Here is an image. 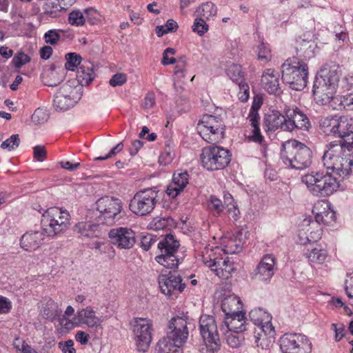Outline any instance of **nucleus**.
<instances>
[{"label":"nucleus","mask_w":353,"mask_h":353,"mask_svg":"<svg viewBox=\"0 0 353 353\" xmlns=\"http://www.w3.org/2000/svg\"><path fill=\"white\" fill-rule=\"evenodd\" d=\"M196 128L199 135L208 143H219L225 137V125L220 115L203 114Z\"/></svg>","instance_id":"obj_7"},{"label":"nucleus","mask_w":353,"mask_h":353,"mask_svg":"<svg viewBox=\"0 0 353 353\" xmlns=\"http://www.w3.org/2000/svg\"><path fill=\"white\" fill-rule=\"evenodd\" d=\"M280 158L288 168L303 170L311 165L312 152L303 143L292 139L282 144Z\"/></svg>","instance_id":"obj_2"},{"label":"nucleus","mask_w":353,"mask_h":353,"mask_svg":"<svg viewBox=\"0 0 353 353\" xmlns=\"http://www.w3.org/2000/svg\"><path fill=\"white\" fill-rule=\"evenodd\" d=\"M59 94H63V96L68 98L76 99H77V90L76 86L74 85V81H68L62 85L59 90L57 92Z\"/></svg>","instance_id":"obj_44"},{"label":"nucleus","mask_w":353,"mask_h":353,"mask_svg":"<svg viewBox=\"0 0 353 353\" xmlns=\"http://www.w3.org/2000/svg\"><path fill=\"white\" fill-rule=\"evenodd\" d=\"M189 177V174L186 170L175 171L173 173L172 181L165 190L167 194L172 198L176 197L188 184Z\"/></svg>","instance_id":"obj_22"},{"label":"nucleus","mask_w":353,"mask_h":353,"mask_svg":"<svg viewBox=\"0 0 353 353\" xmlns=\"http://www.w3.org/2000/svg\"><path fill=\"white\" fill-rule=\"evenodd\" d=\"M30 57L28 54H26L23 52H19L16 56L14 57L12 62L16 68L19 69L23 65L30 62Z\"/></svg>","instance_id":"obj_56"},{"label":"nucleus","mask_w":353,"mask_h":353,"mask_svg":"<svg viewBox=\"0 0 353 353\" xmlns=\"http://www.w3.org/2000/svg\"><path fill=\"white\" fill-rule=\"evenodd\" d=\"M250 123L253 130L252 131V134L248 137L249 139L254 143L260 144L263 147L265 146L266 142L261 133L259 128V120H256V121L254 123L250 122Z\"/></svg>","instance_id":"obj_41"},{"label":"nucleus","mask_w":353,"mask_h":353,"mask_svg":"<svg viewBox=\"0 0 353 353\" xmlns=\"http://www.w3.org/2000/svg\"><path fill=\"white\" fill-rule=\"evenodd\" d=\"M225 335L226 343L232 348L238 347L241 343V339L237 335L238 333L233 332H223Z\"/></svg>","instance_id":"obj_54"},{"label":"nucleus","mask_w":353,"mask_h":353,"mask_svg":"<svg viewBox=\"0 0 353 353\" xmlns=\"http://www.w3.org/2000/svg\"><path fill=\"white\" fill-rule=\"evenodd\" d=\"M127 81V77L124 73H117L110 79L109 83L112 87L121 86Z\"/></svg>","instance_id":"obj_59"},{"label":"nucleus","mask_w":353,"mask_h":353,"mask_svg":"<svg viewBox=\"0 0 353 353\" xmlns=\"http://www.w3.org/2000/svg\"><path fill=\"white\" fill-rule=\"evenodd\" d=\"M263 88L270 94L279 96L283 91L279 85V74L272 68L266 69L262 77Z\"/></svg>","instance_id":"obj_24"},{"label":"nucleus","mask_w":353,"mask_h":353,"mask_svg":"<svg viewBox=\"0 0 353 353\" xmlns=\"http://www.w3.org/2000/svg\"><path fill=\"white\" fill-rule=\"evenodd\" d=\"M173 223V219L170 216L157 217L152 222V228L156 230H164Z\"/></svg>","instance_id":"obj_51"},{"label":"nucleus","mask_w":353,"mask_h":353,"mask_svg":"<svg viewBox=\"0 0 353 353\" xmlns=\"http://www.w3.org/2000/svg\"><path fill=\"white\" fill-rule=\"evenodd\" d=\"M239 87V99L242 102H246L250 97V88L248 84L243 80L241 82L238 83Z\"/></svg>","instance_id":"obj_57"},{"label":"nucleus","mask_w":353,"mask_h":353,"mask_svg":"<svg viewBox=\"0 0 353 353\" xmlns=\"http://www.w3.org/2000/svg\"><path fill=\"white\" fill-rule=\"evenodd\" d=\"M156 103V98L154 92H148L143 101L142 106L145 109H150Z\"/></svg>","instance_id":"obj_64"},{"label":"nucleus","mask_w":353,"mask_h":353,"mask_svg":"<svg viewBox=\"0 0 353 353\" xmlns=\"http://www.w3.org/2000/svg\"><path fill=\"white\" fill-rule=\"evenodd\" d=\"M249 317L253 324L257 327L265 321L272 319L271 315L262 308H254L249 313Z\"/></svg>","instance_id":"obj_38"},{"label":"nucleus","mask_w":353,"mask_h":353,"mask_svg":"<svg viewBox=\"0 0 353 353\" xmlns=\"http://www.w3.org/2000/svg\"><path fill=\"white\" fill-rule=\"evenodd\" d=\"M123 148V143L122 142H119L117 145H115L110 152L104 157H98L94 159V161H103L108 159H110L114 156H115L117 153L120 152Z\"/></svg>","instance_id":"obj_61"},{"label":"nucleus","mask_w":353,"mask_h":353,"mask_svg":"<svg viewBox=\"0 0 353 353\" xmlns=\"http://www.w3.org/2000/svg\"><path fill=\"white\" fill-rule=\"evenodd\" d=\"M332 328L335 332L334 339L339 341L345 335V326L343 323H332Z\"/></svg>","instance_id":"obj_63"},{"label":"nucleus","mask_w":353,"mask_h":353,"mask_svg":"<svg viewBox=\"0 0 353 353\" xmlns=\"http://www.w3.org/2000/svg\"><path fill=\"white\" fill-rule=\"evenodd\" d=\"M60 313L61 311L59 310L57 303L50 299L47 301L41 314L46 319L53 321Z\"/></svg>","instance_id":"obj_39"},{"label":"nucleus","mask_w":353,"mask_h":353,"mask_svg":"<svg viewBox=\"0 0 353 353\" xmlns=\"http://www.w3.org/2000/svg\"><path fill=\"white\" fill-rule=\"evenodd\" d=\"M73 346L74 341L71 339L59 343V347L63 353H76V350Z\"/></svg>","instance_id":"obj_62"},{"label":"nucleus","mask_w":353,"mask_h":353,"mask_svg":"<svg viewBox=\"0 0 353 353\" xmlns=\"http://www.w3.org/2000/svg\"><path fill=\"white\" fill-rule=\"evenodd\" d=\"M339 116L322 118L319 122L320 130L327 136H335Z\"/></svg>","instance_id":"obj_34"},{"label":"nucleus","mask_w":353,"mask_h":353,"mask_svg":"<svg viewBox=\"0 0 353 353\" xmlns=\"http://www.w3.org/2000/svg\"><path fill=\"white\" fill-rule=\"evenodd\" d=\"M157 240L158 239L156 236L148 234L142 237L141 240V246L144 250L147 251L157 241Z\"/></svg>","instance_id":"obj_58"},{"label":"nucleus","mask_w":353,"mask_h":353,"mask_svg":"<svg viewBox=\"0 0 353 353\" xmlns=\"http://www.w3.org/2000/svg\"><path fill=\"white\" fill-rule=\"evenodd\" d=\"M77 78L82 85L89 84L94 78L92 65L89 63L81 65L77 69Z\"/></svg>","instance_id":"obj_31"},{"label":"nucleus","mask_w":353,"mask_h":353,"mask_svg":"<svg viewBox=\"0 0 353 353\" xmlns=\"http://www.w3.org/2000/svg\"><path fill=\"white\" fill-rule=\"evenodd\" d=\"M74 319L78 323L86 325L88 327H101V320L95 315V312L91 306L78 310Z\"/></svg>","instance_id":"obj_28"},{"label":"nucleus","mask_w":353,"mask_h":353,"mask_svg":"<svg viewBox=\"0 0 353 353\" xmlns=\"http://www.w3.org/2000/svg\"><path fill=\"white\" fill-rule=\"evenodd\" d=\"M79 238L92 239L101 235L100 224L93 221H81L76 223L72 228Z\"/></svg>","instance_id":"obj_25"},{"label":"nucleus","mask_w":353,"mask_h":353,"mask_svg":"<svg viewBox=\"0 0 353 353\" xmlns=\"http://www.w3.org/2000/svg\"><path fill=\"white\" fill-rule=\"evenodd\" d=\"M258 59L265 63L271 59V50L267 43L261 42L257 47Z\"/></svg>","instance_id":"obj_50"},{"label":"nucleus","mask_w":353,"mask_h":353,"mask_svg":"<svg viewBox=\"0 0 353 353\" xmlns=\"http://www.w3.org/2000/svg\"><path fill=\"white\" fill-rule=\"evenodd\" d=\"M175 50L172 48H166L163 53V59L161 61V63L163 65H167L170 64H174L177 61V59L174 57H169L168 54H174Z\"/></svg>","instance_id":"obj_60"},{"label":"nucleus","mask_w":353,"mask_h":353,"mask_svg":"<svg viewBox=\"0 0 353 353\" xmlns=\"http://www.w3.org/2000/svg\"><path fill=\"white\" fill-rule=\"evenodd\" d=\"M256 328L257 332H259V334H262L263 336H268L269 338H274L276 333L274 327L271 323V320L265 321Z\"/></svg>","instance_id":"obj_47"},{"label":"nucleus","mask_w":353,"mask_h":353,"mask_svg":"<svg viewBox=\"0 0 353 353\" xmlns=\"http://www.w3.org/2000/svg\"><path fill=\"white\" fill-rule=\"evenodd\" d=\"M312 212L315 215V220L318 223H323L328 225L335 221V212L330 209L327 205V208H323L321 211L318 205H315Z\"/></svg>","instance_id":"obj_30"},{"label":"nucleus","mask_w":353,"mask_h":353,"mask_svg":"<svg viewBox=\"0 0 353 353\" xmlns=\"http://www.w3.org/2000/svg\"><path fill=\"white\" fill-rule=\"evenodd\" d=\"M108 236L112 245L119 249H130L136 242L135 233L128 228H116L110 230Z\"/></svg>","instance_id":"obj_17"},{"label":"nucleus","mask_w":353,"mask_h":353,"mask_svg":"<svg viewBox=\"0 0 353 353\" xmlns=\"http://www.w3.org/2000/svg\"><path fill=\"white\" fill-rule=\"evenodd\" d=\"M305 35L303 38L300 37L296 39L295 50L296 52L297 59H310L314 57L315 50L317 48V45L312 39H305Z\"/></svg>","instance_id":"obj_27"},{"label":"nucleus","mask_w":353,"mask_h":353,"mask_svg":"<svg viewBox=\"0 0 353 353\" xmlns=\"http://www.w3.org/2000/svg\"><path fill=\"white\" fill-rule=\"evenodd\" d=\"M159 240L157 248L159 254L155 257L156 261L168 269L177 268L180 263V259L176 255L180 246L179 241L172 234H167Z\"/></svg>","instance_id":"obj_9"},{"label":"nucleus","mask_w":353,"mask_h":353,"mask_svg":"<svg viewBox=\"0 0 353 353\" xmlns=\"http://www.w3.org/2000/svg\"><path fill=\"white\" fill-rule=\"evenodd\" d=\"M327 148L322 157L324 166L343 179L348 176L353 170V156L350 152L345 154L346 147L334 142H331Z\"/></svg>","instance_id":"obj_3"},{"label":"nucleus","mask_w":353,"mask_h":353,"mask_svg":"<svg viewBox=\"0 0 353 353\" xmlns=\"http://www.w3.org/2000/svg\"><path fill=\"white\" fill-rule=\"evenodd\" d=\"M83 12L85 21H88L90 24L95 25L100 21L101 14L94 8H85Z\"/></svg>","instance_id":"obj_49"},{"label":"nucleus","mask_w":353,"mask_h":353,"mask_svg":"<svg viewBox=\"0 0 353 353\" xmlns=\"http://www.w3.org/2000/svg\"><path fill=\"white\" fill-rule=\"evenodd\" d=\"M239 301L235 297H227L222 301L221 309L225 313L224 325L221 327L222 332H233L235 333H241L248 329L250 325L246 322L245 313L241 310H236L230 308V304H235Z\"/></svg>","instance_id":"obj_11"},{"label":"nucleus","mask_w":353,"mask_h":353,"mask_svg":"<svg viewBox=\"0 0 353 353\" xmlns=\"http://www.w3.org/2000/svg\"><path fill=\"white\" fill-rule=\"evenodd\" d=\"M199 330L207 350L211 353L219 350L221 342L214 317L208 314L201 315L199 319Z\"/></svg>","instance_id":"obj_13"},{"label":"nucleus","mask_w":353,"mask_h":353,"mask_svg":"<svg viewBox=\"0 0 353 353\" xmlns=\"http://www.w3.org/2000/svg\"><path fill=\"white\" fill-rule=\"evenodd\" d=\"M46 81L45 84L49 87H54L59 85L65 78L63 69L57 67L52 64L46 74Z\"/></svg>","instance_id":"obj_29"},{"label":"nucleus","mask_w":353,"mask_h":353,"mask_svg":"<svg viewBox=\"0 0 353 353\" xmlns=\"http://www.w3.org/2000/svg\"><path fill=\"white\" fill-rule=\"evenodd\" d=\"M310 192L317 196H327L333 194L339 187L336 178L327 172H312L302 177Z\"/></svg>","instance_id":"obj_5"},{"label":"nucleus","mask_w":353,"mask_h":353,"mask_svg":"<svg viewBox=\"0 0 353 353\" xmlns=\"http://www.w3.org/2000/svg\"><path fill=\"white\" fill-rule=\"evenodd\" d=\"M208 208L209 210L214 215L219 216L223 212L224 205L221 199L214 195H211L208 200Z\"/></svg>","instance_id":"obj_42"},{"label":"nucleus","mask_w":353,"mask_h":353,"mask_svg":"<svg viewBox=\"0 0 353 353\" xmlns=\"http://www.w3.org/2000/svg\"><path fill=\"white\" fill-rule=\"evenodd\" d=\"M274 341V338H269L268 336H263L254 328V343L257 347H261L263 350L268 349L271 343Z\"/></svg>","instance_id":"obj_45"},{"label":"nucleus","mask_w":353,"mask_h":353,"mask_svg":"<svg viewBox=\"0 0 353 353\" xmlns=\"http://www.w3.org/2000/svg\"><path fill=\"white\" fill-rule=\"evenodd\" d=\"M276 258L270 254H265L252 274V278L261 281H268L274 276Z\"/></svg>","instance_id":"obj_20"},{"label":"nucleus","mask_w":353,"mask_h":353,"mask_svg":"<svg viewBox=\"0 0 353 353\" xmlns=\"http://www.w3.org/2000/svg\"><path fill=\"white\" fill-rule=\"evenodd\" d=\"M166 338L176 344L182 347L187 341L189 336L188 321L180 316H174L171 319L168 325Z\"/></svg>","instance_id":"obj_16"},{"label":"nucleus","mask_w":353,"mask_h":353,"mask_svg":"<svg viewBox=\"0 0 353 353\" xmlns=\"http://www.w3.org/2000/svg\"><path fill=\"white\" fill-rule=\"evenodd\" d=\"M282 353H310L312 343L301 334L286 333L279 339Z\"/></svg>","instance_id":"obj_14"},{"label":"nucleus","mask_w":353,"mask_h":353,"mask_svg":"<svg viewBox=\"0 0 353 353\" xmlns=\"http://www.w3.org/2000/svg\"><path fill=\"white\" fill-rule=\"evenodd\" d=\"M76 103V99L68 98L63 96V94L56 92L53 105L56 110L65 111L73 107Z\"/></svg>","instance_id":"obj_36"},{"label":"nucleus","mask_w":353,"mask_h":353,"mask_svg":"<svg viewBox=\"0 0 353 353\" xmlns=\"http://www.w3.org/2000/svg\"><path fill=\"white\" fill-rule=\"evenodd\" d=\"M202 166L209 171L224 169L231 161L229 150L220 145H212L202 149L200 156Z\"/></svg>","instance_id":"obj_10"},{"label":"nucleus","mask_w":353,"mask_h":353,"mask_svg":"<svg viewBox=\"0 0 353 353\" xmlns=\"http://www.w3.org/2000/svg\"><path fill=\"white\" fill-rule=\"evenodd\" d=\"M61 32H63V30L55 29L48 30L44 34L46 43L56 45L61 39Z\"/></svg>","instance_id":"obj_52"},{"label":"nucleus","mask_w":353,"mask_h":353,"mask_svg":"<svg viewBox=\"0 0 353 353\" xmlns=\"http://www.w3.org/2000/svg\"><path fill=\"white\" fill-rule=\"evenodd\" d=\"M226 73L229 78L236 84L244 80V75L241 65L232 64L226 70Z\"/></svg>","instance_id":"obj_40"},{"label":"nucleus","mask_w":353,"mask_h":353,"mask_svg":"<svg viewBox=\"0 0 353 353\" xmlns=\"http://www.w3.org/2000/svg\"><path fill=\"white\" fill-rule=\"evenodd\" d=\"M134 333L138 350L146 352L152 341V324L146 319H140L134 326Z\"/></svg>","instance_id":"obj_19"},{"label":"nucleus","mask_w":353,"mask_h":353,"mask_svg":"<svg viewBox=\"0 0 353 353\" xmlns=\"http://www.w3.org/2000/svg\"><path fill=\"white\" fill-rule=\"evenodd\" d=\"M282 80L294 90L304 89L307 83V65L297 58H289L281 65Z\"/></svg>","instance_id":"obj_4"},{"label":"nucleus","mask_w":353,"mask_h":353,"mask_svg":"<svg viewBox=\"0 0 353 353\" xmlns=\"http://www.w3.org/2000/svg\"><path fill=\"white\" fill-rule=\"evenodd\" d=\"M287 117L288 132L296 129L308 131L311 128V123L307 116L297 107L288 108L285 110Z\"/></svg>","instance_id":"obj_18"},{"label":"nucleus","mask_w":353,"mask_h":353,"mask_svg":"<svg viewBox=\"0 0 353 353\" xmlns=\"http://www.w3.org/2000/svg\"><path fill=\"white\" fill-rule=\"evenodd\" d=\"M70 219V214L66 210L51 207L43 212L41 225L48 236H55L67 230Z\"/></svg>","instance_id":"obj_6"},{"label":"nucleus","mask_w":353,"mask_h":353,"mask_svg":"<svg viewBox=\"0 0 353 353\" xmlns=\"http://www.w3.org/2000/svg\"><path fill=\"white\" fill-rule=\"evenodd\" d=\"M340 75L339 65L325 64L317 73L313 85V94L318 103L329 105L332 109H345L344 96H335Z\"/></svg>","instance_id":"obj_1"},{"label":"nucleus","mask_w":353,"mask_h":353,"mask_svg":"<svg viewBox=\"0 0 353 353\" xmlns=\"http://www.w3.org/2000/svg\"><path fill=\"white\" fill-rule=\"evenodd\" d=\"M157 194L156 188H146L137 192L130 200V211L140 216L150 214L157 203Z\"/></svg>","instance_id":"obj_12"},{"label":"nucleus","mask_w":353,"mask_h":353,"mask_svg":"<svg viewBox=\"0 0 353 353\" xmlns=\"http://www.w3.org/2000/svg\"><path fill=\"white\" fill-rule=\"evenodd\" d=\"M19 134H12L10 138L2 142L1 147L11 151L15 150L19 145Z\"/></svg>","instance_id":"obj_53"},{"label":"nucleus","mask_w":353,"mask_h":353,"mask_svg":"<svg viewBox=\"0 0 353 353\" xmlns=\"http://www.w3.org/2000/svg\"><path fill=\"white\" fill-rule=\"evenodd\" d=\"M194 276L192 274L185 280L180 276H176L169 272L168 274H161L159 276L158 282L161 292L168 296L176 297L186 288V281Z\"/></svg>","instance_id":"obj_15"},{"label":"nucleus","mask_w":353,"mask_h":353,"mask_svg":"<svg viewBox=\"0 0 353 353\" xmlns=\"http://www.w3.org/2000/svg\"><path fill=\"white\" fill-rule=\"evenodd\" d=\"M334 137H339L341 145L346 147L347 152L353 149V126L351 119L347 117H339Z\"/></svg>","instance_id":"obj_21"},{"label":"nucleus","mask_w":353,"mask_h":353,"mask_svg":"<svg viewBox=\"0 0 353 353\" xmlns=\"http://www.w3.org/2000/svg\"><path fill=\"white\" fill-rule=\"evenodd\" d=\"M305 255L311 264H322L327 256V252L323 248L315 247L308 250Z\"/></svg>","instance_id":"obj_35"},{"label":"nucleus","mask_w":353,"mask_h":353,"mask_svg":"<svg viewBox=\"0 0 353 353\" xmlns=\"http://www.w3.org/2000/svg\"><path fill=\"white\" fill-rule=\"evenodd\" d=\"M68 22L72 26H82L85 22L84 12L80 10H72L69 13Z\"/></svg>","instance_id":"obj_46"},{"label":"nucleus","mask_w":353,"mask_h":353,"mask_svg":"<svg viewBox=\"0 0 353 353\" xmlns=\"http://www.w3.org/2000/svg\"><path fill=\"white\" fill-rule=\"evenodd\" d=\"M155 353H182V349L179 345L163 337L157 343Z\"/></svg>","instance_id":"obj_33"},{"label":"nucleus","mask_w":353,"mask_h":353,"mask_svg":"<svg viewBox=\"0 0 353 353\" xmlns=\"http://www.w3.org/2000/svg\"><path fill=\"white\" fill-rule=\"evenodd\" d=\"M196 12L197 16L206 20L214 19L217 13V8L212 2L208 1L202 3Z\"/></svg>","instance_id":"obj_37"},{"label":"nucleus","mask_w":353,"mask_h":353,"mask_svg":"<svg viewBox=\"0 0 353 353\" xmlns=\"http://www.w3.org/2000/svg\"><path fill=\"white\" fill-rule=\"evenodd\" d=\"M262 105V101L261 99H258L257 101L254 100L252 107L250 110V112L248 114V119L250 122H256V120L260 119V117L259 114V110L261 108V106Z\"/></svg>","instance_id":"obj_55"},{"label":"nucleus","mask_w":353,"mask_h":353,"mask_svg":"<svg viewBox=\"0 0 353 353\" xmlns=\"http://www.w3.org/2000/svg\"><path fill=\"white\" fill-rule=\"evenodd\" d=\"M263 123L266 130L274 132L279 129L283 131H288L286 115L284 116L278 110H272L265 114L263 118Z\"/></svg>","instance_id":"obj_26"},{"label":"nucleus","mask_w":353,"mask_h":353,"mask_svg":"<svg viewBox=\"0 0 353 353\" xmlns=\"http://www.w3.org/2000/svg\"><path fill=\"white\" fill-rule=\"evenodd\" d=\"M65 69L73 71L74 68H77L81 64L82 57L76 52H69L65 54Z\"/></svg>","instance_id":"obj_43"},{"label":"nucleus","mask_w":353,"mask_h":353,"mask_svg":"<svg viewBox=\"0 0 353 353\" xmlns=\"http://www.w3.org/2000/svg\"><path fill=\"white\" fill-rule=\"evenodd\" d=\"M245 241V234L243 230L242 229L237 230L235 234H233V237L229 240L226 245L227 252L230 253L239 252L242 250Z\"/></svg>","instance_id":"obj_32"},{"label":"nucleus","mask_w":353,"mask_h":353,"mask_svg":"<svg viewBox=\"0 0 353 353\" xmlns=\"http://www.w3.org/2000/svg\"><path fill=\"white\" fill-rule=\"evenodd\" d=\"M45 234L43 229L26 232L20 239L21 248L30 252L36 250L43 244Z\"/></svg>","instance_id":"obj_23"},{"label":"nucleus","mask_w":353,"mask_h":353,"mask_svg":"<svg viewBox=\"0 0 353 353\" xmlns=\"http://www.w3.org/2000/svg\"><path fill=\"white\" fill-rule=\"evenodd\" d=\"M96 209L99 212V221L112 225L119 222L125 215L121 199L113 196H103L96 202Z\"/></svg>","instance_id":"obj_8"},{"label":"nucleus","mask_w":353,"mask_h":353,"mask_svg":"<svg viewBox=\"0 0 353 353\" xmlns=\"http://www.w3.org/2000/svg\"><path fill=\"white\" fill-rule=\"evenodd\" d=\"M206 21V19L197 16L192 27V31L196 32L200 36L203 35L209 29V26L207 24Z\"/></svg>","instance_id":"obj_48"}]
</instances>
